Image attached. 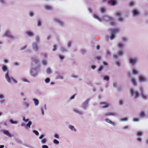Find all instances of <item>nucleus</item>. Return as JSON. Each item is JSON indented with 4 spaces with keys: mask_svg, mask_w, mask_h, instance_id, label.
I'll list each match as a JSON object with an SVG mask.
<instances>
[{
    "mask_svg": "<svg viewBox=\"0 0 148 148\" xmlns=\"http://www.w3.org/2000/svg\"><path fill=\"white\" fill-rule=\"evenodd\" d=\"M128 120V118L127 117H125L121 119H120V121H125Z\"/></svg>",
    "mask_w": 148,
    "mask_h": 148,
    "instance_id": "45",
    "label": "nucleus"
},
{
    "mask_svg": "<svg viewBox=\"0 0 148 148\" xmlns=\"http://www.w3.org/2000/svg\"><path fill=\"white\" fill-rule=\"evenodd\" d=\"M124 103L123 101V99H120L119 101V103L120 105H122Z\"/></svg>",
    "mask_w": 148,
    "mask_h": 148,
    "instance_id": "54",
    "label": "nucleus"
},
{
    "mask_svg": "<svg viewBox=\"0 0 148 148\" xmlns=\"http://www.w3.org/2000/svg\"><path fill=\"white\" fill-rule=\"evenodd\" d=\"M42 63L44 66H46L47 65V62L46 60H43L42 61Z\"/></svg>",
    "mask_w": 148,
    "mask_h": 148,
    "instance_id": "31",
    "label": "nucleus"
},
{
    "mask_svg": "<svg viewBox=\"0 0 148 148\" xmlns=\"http://www.w3.org/2000/svg\"><path fill=\"white\" fill-rule=\"evenodd\" d=\"M103 69V67L102 66H100L99 68L98 69V71H101Z\"/></svg>",
    "mask_w": 148,
    "mask_h": 148,
    "instance_id": "55",
    "label": "nucleus"
},
{
    "mask_svg": "<svg viewBox=\"0 0 148 148\" xmlns=\"http://www.w3.org/2000/svg\"><path fill=\"white\" fill-rule=\"evenodd\" d=\"M103 79L107 81H108L109 80V77L108 76H104L103 77Z\"/></svg>",
    "mask_w": 148,
    "mask_h": 148,
    "instance_id": "35",
    "label": "nucleus"
},
{
    "mask_svg": "<svg viewBox=\"0 0 148 148\" xmlns=\"http://www.w3.org/2000/svg\"><path fill=\"white\" fill-rule=\"evenodd\" d=\"M118 46L119 48H121L123 47L124 45L121 42H119L118 43Z\"/></svg>",
    "mask_w": 148,
    "mask_h": 148,
    "instance_id": "34",
    "label": "nucleus"
},
{
    "mask_svg": "<svg viewBox=\"0 0 148 148\" xmlns=\"http://www.w3.org/2000/svg\"><path fill=\"white\" fill-rule=\"evenodd\" d=\"M10 122L12 124H17L18 123V122L16 121H14L12 119H10Z\"/></svg>",
    "mask_w": 148,
    "mask_h": 148,
    "instance_id": "44",
    "label": "nucleus"
},
{
    "mask_svg": "<svg viewBox=\"0 0 148 148\" xmlns=\"http://www.w3.org/2000/svg\"><path fill=\"white\" fill-rule=\"evenodd\" d=\"M26 33L29 37H32L34 36V34L31 31L27 32H26Z\"/></svg>",
    "mask_w": 148,
    "mask_h": 148,
    "instance_id": "23",
    "label": "nucleus"
},
{
    "mask_svg": "<svg viewBox=\"0 0 148 148\" xmlns=\"http://www.w3.org/2000/svg\"><path fill=\"white\" fill-rule=\"evenodd\" d=\"M45 9L47 10H52V8L51 6L48 5H46L45 7Z\"/></svg>",
    "mask_w": 148,
    "mask_h": 148,
    "instance_id": "30",
    "label": "nucleus"
},
{
    "mask_svg": "<svg viewBox=\"0 0 148 148\" xmlns=\"http://www.w3.org/2000/svg\"><path fill=\"white\" fill-rule=\"evenodd\" d=\"M53 143L56 145H58L59 144V141L56 139H54L53 141Z\"/></svg>",
    "mask_w": 148,
    "mask_h": 148,
    "instance_id": "50",
    "label": "nucleus"
},
{
    "mask_svg": "<svg viewBox=\"0 0 148 148\" xmlns=\"http://www.w3.org/2000/svg\"><path fill=\"white\" fill-rule=\"evenodd\" d=\"M3 133L5 134L6 135L9 137H12V135L8 131L5 130H3Z\"/></svg>",
    "mask_w": 148,
    "mask_h": 148,
    "instance_id": "17",
    "label": "nucleus"
},
{
    "mask_svg": "<svg viewBox=\"0 0 148 148\" xmlns=\"http://www.w3.org/2000/svg\"><path fill=\"white\" fill-rule=\"evenodd\" d=\"M110 31L111 36L109 37L107 36V37L108 38L109 37L111 40H112L115 38V34L119 31V29H110Z\"/></svg>",
    "mask_w": 148,
    "mask_h": 148,
    "instance_id": "2",
    "label": "nucleus"
},
{
    "mask_svg": "<svg viewBox=\"0 0 148 148\" xmlns=\"http://www.w3.org/2000/svg\"><path fill=\"white\" fill-rule=\"evenodd\" d=\"M4 34L5 37H7L11 39H15L16 38V37L12 35L10 32L8 31H6Z\"/></svg>",
    "mask_w": 148,
    "mask_h": 148,
    "instance_id": "7",
    "label": "nucleus"
},
{
    "mask_svg": "<svg viewBox=\"0 0 148 148\" xmlns=\"http://www.w3.org/2000/svg\"><path fill=\"white\" fill-rule=\"evenodd\" d=\"M47 142V140L46 138H43L41 140V143L43 144H45Z\"/></svg>",
    "mask_w": 148,
    "mask_h": 148,
    "instance_id": "39",
    "label": "nucleus"
},
{
    "mask_svg": "<svg viewBox=\"0 0 148 148\" xmlns=\"http://www.w3.org/2000/svg\"><path fill=\"white\" fill-rule=\"evenodd\" d=\"M31 67L30 71L31 75L34 77H36L38 75V73L40 71V70L39 68Z\"/></svg>",
    "mask_w": 148,
    "mask_h": 148,
    "instance_id": "3",
    "label": "nucleus"
},
{
    "mask_svg": "<svg viewBox=\"0 0 148 148\" xmlns=\"http://www.w3.org/2000/svg\"><path fill=\"white\" fill-rule=\"evenodd\" d=\"M143 134V133L142 132L139 131L136 133V135L137 136H142Z\"/></svg>",
    "mask_w": 148,
    "mask_h": 148,
    "instance_id": "32",
    "label": "nucleus"
},
{
    "mask_svg": "<svg viewBox=\"0 0 148 148\" xmlns=\"http://www.w3.org/2000/svg\"><path fill=\"white\" fill-rule=\"evenodd\" d=\"M135 5V3L134 2H131L129 3V6L130 7H132L134 6Z\"/></svg>",
    "mask_w": 148,
    "mask_h": 148,
    "instance_id": "40",
    "label": "nucleus"
},
{
    "mask_svg": "<svg viewBox=\"0 0 148 148\" xmlns=\"http://www.w3.org/2000/svg\"><path fill=\"white\" fill-rule=\"evenodd\" d=\"M61 75H62L61 73L59 75H58L57 76V77L56 78V79H63V77Z\"/></svg>",
    "mask_w": 148,
    "mask_h": 148,
    "instance_id": "36",
    "label": "nucleus"
},
{
    "mask_svg": "<svg viewBox=\"0 0 148 148\" xmlns=\"http://www.w3.org/2000/svg\"><path fill=\"white\" fill-rule=\"evenodd\" d=\"M105 121L107 123L110 124L113 126H114V122H112L108 119H106Z\"/></svg>",
    "mask_w": 148,
    "mask_h": 148,
    "instance_id": "27",
    "label": "nucleus"
},
{
    "mask_svg": "<svg viewBox=\"0 0 148 148\" xmlns=\"http://www.w3.org/2000/svg\"><path fill=\"white\" fill-rule=\"evenodd\" d=\"M132 12L134 17L140 14L139 12L136 9H134L132 11Z\"/></svg>",
    "mask_w": 148,
    "mask_h": 148,
    "instance_id": "15",
    "label": "nucleus"
},
{
    "mask_svg": "<svg viewBox=\"0 0 148 148\" xmlns=\"http://www.w3.org/2000/svg\"><path fill=\"white\" fill-rule=\"evenodd\" d=\"M122 40L123 42H125L127 41V39L126 37H123L122 38Z\"/></svg>",
    "mask_w": 148,
    "mask_h": 148,
    "instance_id": "47",
    "label": "nucleus"
},
{
    "mask_svg": "<svg viewBox=\"0 0 148 148\" xmlns=\"http://www.w3.org/2000/svg\"><path fill=\"white\" fill-rule=\"evenodd\" d=\"M119 86V85L117 84V83L116 82H114L113 83V87L116 88H117Z\"/></svg>",
    "mask_w": 148,
    "mask_h": 148,
    "instance_id": "41",
    "label": "nucleus"
},
{
    "mask_svg": "<svg viewBox=\"0 0 148 148\" xmlns=\"http://www.w3.org/2000/svg\"><path fill=\"white\" fill-rule=\"evenodd\" d=\"M54 138L56 139H59V135L57 134H55L54 135Z\"/></svg>",
    "mask_w": 148,
    "mask_h": 148,
    "instance_id": "59",
    "label": "nucleus"
},
{
    "mask_svg": "<svg viewBox=\"0 0 148 148\" xmlns=\"http://www.w3.org/2000/svg\"><path fill=\"white\" fill-rule=\"evenodd\" d=\"M106 11V9L104 8H100V12L102 13H104Z\"/></svg>",
    "mask_w": 148,
    "mask_h": 148,
    "instance_id": "42",
    "label": "nucleus"
},
{
    "mask_svg": "<svg viewBox=\"0 0 148 148\" xmlns=\"http://www.w3.org/2000/svg\"><path fill=\"white\" fill-rule=\"evenodd\" d=\"M68 127H69V128L70 130H71V131H73L74 132H76V130L73 126L72 125H70Z\"/></svg>",
    "mask_w": 148,
    "mask_h": 148,
    "instance_id": "26",
    "label": "nucleus"
},
{
    "mask_svg": "<svg viewBox=\"0 0 148 148\" xmlns=\"http://www.w3.org/2000/svg\"><path fill=\"white\" fill-rule=\"evenodd\" d=\"M140 94L144 100H146L147 99V96L145 94L144 90L143 88L142 87H140L139 89Z\"/></svg>",
    "mask_w": 148,
    "mask_h": 148,
    "instance_id": "4",
    "label": "nucleus"
},
{
    "mask_svg": "<svg viewBox=\"0 0 148 148\" xmlns=\"http://www.w3.org/2000/svg\"><path fill=\"white\" fill-rule=\"evenodd\" d=\"M50 79L49 77L46 78L45 80V82L46 83H49L50 82Z\"/></svg>",
    "mask_w": 148,
    "mask_h": 148,
    "instance_id": "43",
    "label": "nucleus"
},
{
    "mask_svg": "<svg viewBox=\"0 0 148 148\" xmlns=\"http://www.w3.org/2000/svg\"><path fill=\"white\" fill-rule=\"evenodd\" d=\"M132 73L134 75H139L140 74V72L136 69L134 68L132 70Z\"/></svg>",
    "mask_w": 148,
    "mask_h": 148,
    "instance_id": "16",
    "label": "nucleus"
},
{
    "mask_svg": "<svg viewBox=\"0 0 148 148\" xmlns=\"http://www.w3.org/2000/svg\"><path fill=\"white\" fill-rule=\"evenodd\" d=\"M23 105L24 106H25V107L26 108H29V104L28 103H27L26 102H23Z\"/></svg>",
    "mask_w": 148,
    "mask_h": 148,
    "instance_id": "46",
    "label": "nucleus"
},
{
    "mask_svg": "<svg viewBox=\"0 0 148 148\" xmlns=\"http://www.w3.org/2000/svg\"><path fill=\"white\" fill-rule=\"evenodd\" d=\"M31 59L32 61L31 67L39 68L40 66V64L37 57L36 56L32 57H31Z\"/></svg>",
    "mask_w": 148,
    "mask_h": 148,
    "instance_id": "1",
    "label": "nucleus"
},
{
    "mask_svg": "<svg viewBox=\"0 0 148 148\" xmlns=\"http://www.w3.org/2000/svg\"><path fill=\"white\" fill-rule=\"evenodd\" d=\"M53 48L52 49V50L53 51H56V47L57 46L56 45H54L53 46Z\"/></svg>",
    "mask_w": 148,
    "mask_h": 148,
    "instance_id": "60",
    "label": "nucleus"
},
{
    "mask_svg": "<svg viewBox=\"0 0 148 148\" xmlns=\"http://www.w3.org/2000/svg\"><path fill=\"white\" fill-rule=\"evenodd\" d=\"M53 21L55 22H57L58 23L60 26L62 27L64 25V23L61 21L59 18H53Z\"/></svg>",
    "mask_w": 148,
    "mask_h": 148,
    "instance_id": "12",
    "label": "nucleus"
},
{
    "mask_svg": "<svg viewBox=\"0 0 148 148\" xmlns=\"http://www.w3.org/2000/svg\"><path fill=\"white\" fill-rule=\"evenodd\" d=\"M108 3L111 5L114 6L118 4V2L116 0H109L108 1Z\"/></svg>",
    "mask_w": 148,
    "mask_h": 148,
    "instance_id": "11",
    "label": "nucleus"
},
{
    "mask_svg": "<svg viewBox=\"0 0 148 148\" xmlns=\"http://www.w3.org/2000/svg\"><path fill=\"white\" fill-rule=\"evenodd\" d=\"M100 104L103 105L102 107L103 108H106L109 106V104L107 103L102 102L100 103Z\"/></svg>",
    "mask_w": 148,
    "mask_h": 148,
    "instance_id": "19",
    "label": "nucleus"
},
{
    "mask_svg": "<svg viewBox=\"0 0 148 148\" xmlns=\"http://www.w3.org/2000/svg\"><path fill=\"white\" fill-rule=\"evenodd\" d=\"M116 89L117 91L119 92H121L123 90L122 88L120 85H119Z\"/></svg>",
    "mask_w": 148,
    "mask_h": 148,
    "instance_id": "33",
    "label": "nucleus"
},
{
    "mask_svg": "<svg viewBox=\"0 0 148 148\" xmlns=\"http://www.w3.org/2000/svg\"><path fill=\"white\" fill-rule=\"evenodd\" d=\"M96 67V66L95 65H92L91 66V68L92 69H95Z\"/></svg>",
    "mask_w": 148,
    "mask_h": 148,
    "instance_id": "64",
    "label": "nucleus"
},
{
    "mask_svg": "<svg viewBox=\"0 0 148 148\" xmlns=\"http://www.w3.org/2000/svg\"><path fill=\"white\" fill-rule=\"evenodd\" d=\"M32 124V123L31 121H29L28 122V123L26 124L25 126V128L27 129L28 127L30 128L31 125Z\"/></svg>",
    "mask_w": 148,
    "mask_h": 148,
    "instance_id": "28",
    "label": "nucleus"
},
{
    "mask_svg": "<svg viewBox=\"0 0 148 148\" xmlns=\"http://www.w3.org/2000/svg\"><path fill=\"white\" fill-rule=\"evenodd\" d=\"M29 15L31 17H32L34 15V12L33 11H30L29 12Z\"/></svg>",
    "mask_w": 148,
    "mask_h": 148,
    "instance_id": "51",
    "label": "nucleus"
},
{
    "mask_svg": "<svg viewBox=\"0 0 148 148\" xmlns=\"http://www.w3.org/2000/svg\"><path fill=\"white\" fill-rule=\"evenodd\" d=\"M116 16L119 17H121L122 16L121 14L119 12H116Z\"/></svg>",
    "mask_w": 148,
    "mask_h": 148,
    "instance_id": "58",
    "label": "nucleus"
},
{
    "mask_svg": "<svg viewBox=\"0 0 148 148\" xmlns=\"http://www.w3.org/2000/svg\"><path fill=\"white\" fill-rule=\"evenodd\" d=\"M93 17L94 18L97 19L99 21L101 22L102 21V20L100 18L98 15L95 14H93Z\"/></svg>",
    "mask_w": 148,
    "mask_h": 148,
    "instance_id": "25",
    "label": "nucleus"
},
{
    "mask_svg": "<svg viewBox=\"0 0 148 148\" xmlns=\"http://www.w3.org/2000/svg\"><path fill=\"white\" fill-rule=\"evenodd\" d=\"M26 52L27 53L30 54L32 53V51L29 49H27L26 50Z\"/></svg>",
    "mask_w": 148,
    "mask_h": 148,
    "instance_id": "63",
    "label": "nucleus"
},
{
    "mask_svg": "<svg viewBox=\"0 0 148 148\" xmlns=\"http://www.w3.org/2000/svg\"><path fill=\"white\" fill-rule=\"evenodd\" d=\"M27 47V45H25V46H23V47H22L20 49V50H24L26 49V48Z\"/></svg>",
    "mask_w": 148,
    "mask_h": 148,
    "instance_id": "57",
    "label": "nucleus"
},
{
    "mask_svg": "<svg viewBox=\"0 0 148 148\" xmlns=\"http://www.w3.org/2000/svg\"><path fill=\"white\" fill-rule=\"evenodd\" d=\"M139 116L140 117L144 118L147 116V114L145 113L144 112H141L139 114Z\"/></svg>",
    "mask_w": 148,
    "mask_h": 148,
    "instance_id": "21",
    "label": "nucleus"
},
{
    "mask_svg": "<svg viewBox=\"0 0 148 148\" xmlns=\"http://www.w3.org/2000/svg\"><path fill=\"white\" fill-rule=\"evenodd\" d=\"M138 80L140 82H145L148 81V79L145 76L142 75H140L138 77Z\"/></svg>",
    "mask_w": 148,
    "mask_h": 148,
    "instance_id": "8",
    "label": "nucleus"
},
{
    "mask_svg": "<svg viewBox=\"0 0 148 148\" xmlns=\"http://www.w3.org/2000/svg\"><path fill=\"white\" fill-rule=\"evenodd\" d=\"M32 47L33 50L35 51H37L39 50V47L36 43L34 42L32 44Z\"/></svg>",
    "mask_w": 148,
    "mask_h": 148,
    "instance_id": "13",
    "label": "nucleus"
},
{
    "mask_svg": "<svg viewBox=\"0 0 148 148\" xmlns=\"http://www.w3.org/2000/svg\"><path fill=\"white\" fill-rule=\"evenodd\" d=\"M33 132L34 133L36 136H38L39 135V133L36 130H34L33 131Z\"/></svg>",
    "mask_w": 148,
    "mask_h": 148,
    "instance_id": "56",
    "label": "nucleus"
},
{
    "mask_svg": "<svg viewBox=\"0 0 148 148\" xmlns=\"http://www.w3.org/2000/svg\"><path fill=\"white\" fill-rule=\"evenodd\" d=\"M58 56L60 58V59L61 60H63L64 58V56L62 55L59 54Z\"/></svg>",
    "mask_w": 148,
    "mask_h": 148,
    "instance_id": "53",
    "label": "nucleus"
},
{
    "mask_svg": "<svg viewBox=\"0 0 148 148\" xmlns=\"http://www.w3.org/2000/svg\"><path fill=\"white\" fill-rule=\"evenodd\" d=\"M9 73H6L5 75V78L7 81L9 83L11 82V80L12 79V77H10L9 76Z\"/></svg>",
    "mask_w": 148,
    "mask_h": 148,
    "instance_id": "14",
    "label": "nucleus"
},
{
    "mask_svg": "<svg viewBox=\"0 0 148 148\" xmlns=\"http://www.w3.org/2000/svg\"><path fill=\"white\" fill-rule=\"evenodd\" d=\"M102 19L106 21H114V19L111 17L108 16H105L102 17Z\"/></svg>",
    "mask_w": 148,
    "mask_h": 148,
    "instance_id": "9",
    "label": "nucleus"
},
{
    "mask_svg": "<svg viewBox=\"0 0 148 148\" xmlns=\"http://www.w3.org/2000/svg\"><path fill=\"white\" fill-rule=\"evenodd\" d=\"M89 100H90V99H88L86 100L85 101L84 103H82V105L83 106V107L85 109L87 107V106H86L88 104Z\"/></svg>",
    "mask_w": 148,
    "mask_h": 148,
    "instance_id": "22",
    "label": "nucleus"
},
{
    "mask_svg": "<svg viewBox=\"0 0 148 148\" xmlns=\"http://www.w3.org/2000/svg\"><path fill=\"white\" fill-rule=\"evenodd\" d=\"M37 26L38 27H40L41 26L42 24V22L41 21L40 19H38L37 20Z\"/></svg>",
    "mask_w": 148,
    "mask_h": 148,
    "instance_id": "29",
    "label": "nucleus"
},
{
    "mask_svg": "<svg viewBox=\"0 0 148 148\" xmlns=\"http://www.w3.org/2000/svg\"><path fill=\"white\" fill-rule=\"evenodd\" d=\"M81 53L82 55L85 54L86 53V51L84 49H82L80 50Z\"/></svg>",
    "mask_w": 148,
    "mask_h": 148,
    "instance_id": "49",
    "label": "nucleus"
},
{
    "mask_svg": "<svg viewBox=\"0 0 148 148\" xmlns=\"http://www.w3.org/2000/svg\"><path fill=\"white\" fill-rule=\"evenodd\" d=\"M130 92L132 96H135V98H137L140 95V94L138 91H135L132 88H130Z\"/></svg>",
    "mask_w": 148,
    "mask_h": 148,
    "instance_id": "6",
    "label": "nucleus"
},
{
    "mask_svg": "<svg viewBox=\"0 0 148 148\" xmlns=\"http://www.w3.org/2000/svg\"><path fill=\"white\" fill-rule=\"evenodd\" d=\"M117 54L119 56H121L123 54V52L122 51H119L117 53Z\"/></svg>",
    "mask_w": 148,
    "mask_h": 148,
    "instance_id": "37",
    "label": "nucleus"
},
{
    "mask_svg": "<svg viewBox=\"0 0 148 148\" xmlns=\"http://www.w3.org/2000/svg\"><path fill=\"white\" fill-rule=\"evenodd\" d=\"M46 73L47 74H49L51 73V70L50 68H48L46 70Z\"/></svg>",
    "mask_w": 148,
    "mask_h": 148,
    "instance_id": "38",
    "label": "nucleus"
},
{
    "mask_svg": "<svg viewBox=\"0 0 148 148\" xmlns=\"http://www.w3.org/2000/svg\"><path fill=\"white\" fill-rule=\"evenodd\" d=\"M23 120L25 122H28L29 121V120L28 119H25V117H23Z\"/></svg>",
    "mask_w": 148,
    "mask_h": 148,
    "instance_id": "61",
    "label": "nucleus"
},
{
    "mask_svg": "<svg viewBox=\"0 0 148 148\" xmlns=\"http://www.w3.org/2000/svg\"><path fill=\"white\" fill-rule=\"evenodd\" d=\"M131 81L134 86H137V83L135 79L131 77Z\"/></svg>",
    "mask_w": 148,
    "mask_h": 148,
    "instance_id": "20",
    "label": "nucleus"
},
{
    "mask_svg": "<svg viewBox=\"0 0 148 148\" xmlns=\"http://www.w3.org/2000/svg\"><path fill=\"white\" fill-rule=\"evenodd\" d=\"M119 115V113L118 112H112L108 113L106 114V115L109 116H117Z\"/></svg>",
    "mask_w": 148,
    "mask_h": 148,
    "instance_id": "10",
    "label": "nucleus"
},
{
    "mask_svg": "<svg viewBox=\"0 0 148 148\" xmlns=\"http://www.w3.org/2000/svg\"><path fill=\"white\" fill-rule=\"evenodd\" d=\"M37 95L40 96H41L42 95V93L41 92L37 91Z\"/></svg>",
    "mask_w": 148,
    "mask_h": 148,
    "instance_id": "62",
    "label": "nucleus"
},
{
    "mask_svg": "<svg viewBox=\"0 0 148 148\" xmlns=\"http://www.w3.org/2000/svg\"><path fill=\"white\" fill-rule=\"evenodd\" d=\"M32 100L34 101V105L35 106H37L38 105L39 103V101L38 99L36 98H33L32 99Z\"/></svg>",
    "mask_w": 148,
    "mask_h": 148,
    "instance_id": "24",
    "label": "nucleus"
},
{
    "mask_svg": "<svg viewBox=\"0 0 148 148\" xmlns=\"http://www.w3.org/2000/svg\"><path fill=\"white\" fill-rule=\"evenodd\" d=\"M36 42V43H38L40 41V38L38 36H37L35 38Z\"/></svg>",
    "mask_w": 148,
    "mask_h": 148,
    "instance_id": "48",
    "label": "nucleus"
},
{
    "mask_svg": "<svg viewBox=\"0 0 148 148\" xmlns=\"http://www.w3.org/2000/svg\"><path fill=\"white\" fill-rule=\"evenodd\" d=\"M115 64L119 67H120L121 65V63L119 61H117L115 62Z\"/></svg>",
    "mask_w": 148,
    "mask_h": 148,
    "instance_id": "52",
    "label": "nucleus"
},
{
    "mask_svg": "<svg viewBox=\"0 0 148 148\" xmlns=\"http://www.w3.org/2000/svg\"><path fill=\"white\" fill-rule=\"evenodd\" d=\"M2 69L4 72H7L6 73L9 72L8 69V68L5 65H1Z\"/></svg>",
    "mask_w": 148,
    "mask_h": 148,
    "instance_id": "18",
    "label": "nucleus"
},
{
    "mask_svg": "<svg viewBox=\"0 0 148 148\" xmlns=\"http://www.w3.org/2000/svg\"><path fill=\"white\" fill-rule=\"evenodd\" d=\"M129 63L132 66L134 65L138 60V58L137 57L133 58L131 57H129Z\"/></svg>",
    "mask_w": 148,
    "mask_h": 148,
    "instance_id": "5",
    "label": "nucleus"
}]
</instances>
